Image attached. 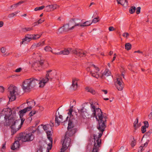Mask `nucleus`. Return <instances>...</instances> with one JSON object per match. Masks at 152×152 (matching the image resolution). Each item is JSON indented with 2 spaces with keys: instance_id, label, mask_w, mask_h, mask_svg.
<instances>
[{
  "instance_id": "49",
  "label": "nucleus",
  "mask_w": 152,
  "mask_h": 152,
  "mask_svg": "<svg viewBox=\"0 0 152 152\" xmlns=\"http://www.w3.org/2000/svg\"><path fill=\"white\" fill-rule=\"evenodd\" d=\"M21 121H20V124L18 125V126H19V127L21 126L24 123V122L25 120V119L24 118H21Z\"/></svg>"
},
{
  "instance_id": "27",
  "label": "nucleus",
  "mask_w": 152,
  "mask_h": 152,
  "mask_svg": "<svg viewBox=\"0 0 152 152\" xmlns=\"http://www.w3.org/2000/svg\"><path fill=\"white\" fill-rule=\"evenodd\" d=\"M92 23L90 20L84 22L82 23V25L81 26V27H85L90 26Z\"/></svg>"
},
{
  "instance_id": "43",
  "label": "nucleus",
  "mask_w": 152,
  "mask_h": 152,
  "mask_svg": "<svg viewBox=\"0 0 152 152\" xmlns=\"http://www.w3.org/2000/svg\"><path fill=\"white\" fill-rule=\"evenodd\" d=\"M99 18V17L98 16L96 18H94L91 22L94 23H96L99 21V20H98V19Z\"/></svg>"
},
{
  "instance_id": "11",
  "label": "nucleus",
  "mask_w": 152,
  "mask_h": 152,
  "mask_svg": "<svg viewBox=\"0 0 152 152\" xmlns=\"http://www.w3.org/2000/svg\"><path fill=\"white\" fill-rule=\"evenodd\" d=\"M115 85L118 90L121 91L123 89L124 86L121 77H119L117 78V81L115 83Z\"/></svg>"
},
{
  "instance_id": "48",
  "label": "nucleus",
  "mask_w": 152,
  "mask_h": 152,
  "mask_svg": "<svg viewBox=\"0 0 152 152\" xmlns=\"http://www.w3.org/2000/svg\"><path fill=\"white\" fill-rule=\"evenodd\" d=\"M144 124V126L145 127L147 128H148L149 126V124L148 123L147 121H145L143 122Z\"/></svg>"
},
{
  "instance_id": "20",
  "label": "nucleus",
  "mask_w": 152,
  "mask_h": 152,
  "mask_svg": "<svg viewBox=\"0 0 152 152\" xmlns=\"http://www.w3.org/2000/svg\"><path fill=\"white\" fill-rule=\"evenodd\" d=\"M77 80L76 78H74L72 80V84L71 88L74 90H75L77 88Z\"/></svg>"
},
{
  "instance_id": "9",
  "label": "nucleus",
  "mask_w": 152,
  "mask_h": 152,
  "mask_svg": "<svg viewBox=\"0 0 152 152\" xmlns=\"http://www.w3.org/2000/svg\"><path fill=\"white\" fill-rule=\"evenodd\" d=\"M47 74L45 78H48V81L49 80L52 81L56 75V72L55 70H50L46 71Z\"/></svg>"
},
{
  "instance_id": "3",
  "label": "nucleus",
  "mask_w": 152,
  "mask_h": 152,
  "mask_svg": "<svg viewBox=\"0 0 152 152\" xmlns=\"http://www.w3.org/2000/svg\"><path fill=\"white\" fill-rule=\"evenodd\" d=\"M15 114H13L12 115H10V117L8 118V122L7 123V125L8 126L10 125V128L11 129L12 134H15L17 131L21 128V126L18 127L17 129L16 128V126L19 125L20 123V119L15 120Z\"/></svg>"
},
{
  "instance_id": "54",
  "label": "nucleus",
  "mask_w": 152,
  "mask_h": 152,
  "mask_svg": "<svg viewBox=\"0 0 152 152\" xmlns=\"http://www.w3.org/2000/svg\"><path fill=\"white\" fill-rule=\"evenodd\" d=\"M25 2H26L25 1H20L18 3L16 4L15 5H17V6H18V5H19L21 4H23V3Z\"/></svg>"
},
{
  "instance_id": "46",
  "label": "nucleus",
  "mask_w": 152,
  "mask_h": 152,
  "mask_svg": "<svg viewBox=\"0 0 152 152\" xmlns=\"http://www.w3.org/2000/svg\"><path fill=\"white\" fill-rule=\"evenodd\" d=\"M146 128H147V127H145L144 126H142L141 127V132L142 133H145L146 131Z\"/></svg>"
},
{
  "instance_id": "8",
  "label": "nucleus",
  "mask_w": 152,
  "mask_h": 152,
  "mask_svg": "<svg viewBox=\"0 0 152 152\" xmlns=\"http://www.w3.org/2000/svg\"><path fill=\"white\" fill-rule=\"evenodd\" d=\"M29 79L25 80L22 83V88L25 91H29L32 89Z\"/></svg>"
},
{
  "instance_id": "29",
  "label": "nucleus",
  "mask_w": 152,
  "mask_h": 152,
  "mask_svg": "<svg viewBox=\"0 0 152 152\" xmlns=\"http://www.w3.org/2000/svg\"><path fill=\"white\" fill-rule=\"evenodd\" d=\"M7 119L5 118L3 113H0V123H2L4 121L6 120V121H7Z\"/></svg>"
},
{
  "instance_id": "64",
  "label": "nucleus",
  "mask_w": 152,
  "mask_h": 152,
  "mask_svg": "<svg viewBox=\"0 0 152 152\" xmlns=\"http://www.w3.org/2000/svg\"><path fill=\"white\" fill-rule=\"evenodd\" d=\"M148 117L150 119H152V112L148 115Z\"/></svg>"
},
{
  "instance_id": "36",
  "label": "nucleus",
  "mask_w": 152,
  "mask_h": 152,
  "mask_svg": "<svg viewBox=\"0 0 152 152\" xmlns=\"http://www.w3.org/2000/svg\"><path fill=\"white\" fill-rule=\"evenodd\" d=\"M45 44V41H43L42 42H40L38 43L35 44L34 46L36 47H38L40 46H42L44 45Z\"/></svg>"
},
{
  "instance_id": "62",
  "label": "nucleus",
  "mask_w": 152,
  "mask_h": 152,
  "mask_svg": "<svg viewBox=\"0 0 152 152\" xmlns=\"http://www.w3.org/2000/svg\"><path fill=\"white\" fill-rule=\"evenodd\" d=\"M52 142H50V143H49V144H48V146L50 148H48V150H50L51 148H52Z\"/></svg>"
},
{
  "instance_id": "25",
  "label": "nucleus",
  "mask_w": 152,
  "mask_h": 152,
  "mask_svg": "<svg viewBox=\"0 0 152 152\" xmlns=\"http://www.w3.org/2000/svg\"><path fill=\"white\" fill-rule=\"evenodd\" d=\"M84 107H83L80 110H78V113H80V115L82 116L83 118H85L86 117V115H84Z\"/></svg>"
},
{
  "instance_id": "21",
  "label": "nucleus",
  "mask_w": 152,
  "mask_h": 152,
  "mask_svg": "<svg viewBox=\"0 0 152 152\" xmlns=\"http://www.w3.org/2000/svg\"><path fill=\"white\" fill-rule=\"evenodd\" d=\"M118 4H120L123 6L126 7L128 5L127 0H117Z\"/></svg>"
},
{
  "instance_id": "6",
  "label": "nucleus",
  "mask_w": 152,
  "mask_h": 152,
  "mask_svg": "<svg viewBox=\"0 0 152 152\" xmlns=\"http://www.w3.org/2000/svg\"><path fill=\"white\" fill-rule=\"evenodd\" d=\"M34 138V136L31 133L21 132L20 133L18 137V140H21L22 142H26L32 141Z\"/></svg>"
},
{
  "instance_id": "30",
  "label": "nucleus",
  "mask_w": 152,
  "mask_h": 152,
  "mask_svg": "<svg viewBox=\"0 0 152 152\" xmlns=\"http://www.w3.org/2000/svg\"><path fill=\"white\" fill-rule=\"evenodd\" d=\"M86 89L87 91L88 92H90L93 94H95V90L91 88L87 87L86 88Z\"/></svg>"
},
{
  "instance_id": "24",
  "label": "nucleus",
  "mask_w": 152,
  "mask_h": 152,
  "mask_svg": "<svg viewBox=\"0 0 152 152\" xmlns=\"http://www.w3.org/2000/svg\"><path fill=\"white\" fill-rule=\"evenodd\" d=\"M40 63V64L42 65V68L43 67V68H46L48 67L49 66V64L46 61L41 60Z\"/></svg>"
},
{
  "instance_id": "34",
  "label": "nucleus",
  "mask_w": 152,
  "mask_h": 152,
  "mask_svg": "<svg viewBox=\"0 0 152 152\" xmlns=\"http://www.w3.org/2000/svg\"><path fill=\"white\" fill-rule=\"evenodd\" d=\"M97 72H96L95 73H93L92 71H90V74L92 76L97 78L99 77V75L97 74Z\"/></svg>"
},
{
  "instance_id": "33",
  "label": "nucleus",
  "mask_w": 152,
  "mask_h": 152,
  "mask_svg": "<svg viewBox=\"0 0 152 152\" xmlns=\"http://www.w3.org/2000/svg\"><path fill=\"white\" fill-rule=\"evenodd\" d=\"M132 47V45L129 43H126L125 45V48L127 50L131 49Z\"/></svg>"
},
{
  "instance_id": "17",
  "label": "nucleus",
  "mask_w": 152,
  "mask_h": 152,
  "mask_svg": "<svg viewBox=\"0 0 152 152\" xmlns=\"http://www.w3.org/2000/svg\"><path fill=\"white\" fill-rule=\"evenodd\" d=\"M62 29L61 31H59L60 33H62L63 31H68L72 30L73 29H71V27H69V24H66L64 25L63 26L59 28V31Z\"/></svg>"
},
{
  "instance_id": "2",
  "label": "nucleus",
  "mask_w": 152,
  "mask_h": 152,
  "mask_svg": "<svg viewBox=\"0 0 152 152\" xmlns=\"http://www.w3.org/2000/svg\"><path fill=\"white\" fill-rule=\"evenodd\" d=\"M106 124L104 122L99 123L97 126V129L101 133L99 134L97 139L96 140V141L95 140L94 141V146L92 152H98L99 150V148L101 143V140L100 138L102 136L104 129L106 127Z\"/></svg>"
},
{
  "instance_id": "4",
  "label": "nucleus",
  "mask_w": 152,
  "mask_h": 152,
  "mask_svg": "<svg viewBox=\"0 0 152 152\" xmlns=\"http://www.w3.org/2000/svg\"><path fill=\"white\" fill-rule=\"evenodd\" d=\"M69 51L72 52L76 56L81 57H85L86 56V53L83 52L82 50L78 49H72L71 48H69L67 49H65L64 50H62L59 52L55 53V55H68L69 53Z\"/></svg>"
},
{
  "instance_id": "10",
  "label": "nucleus",
  "mask_w": 152,
  "mask_h": 152,
  "mask_svg": "<svg viewBox=\"0 0 152 152\" xmlns=\"http://www.w3.org/2000/svg\"><path fill=\"white\" fill-rule=\"evenodd\" d=\"M64 139L63 140L62 143V148L64 150H65L67 148L70 146L71 143V139L69 137H67L66 135L64 137Z\"/></svg>"
},
{
  "instance_id": "55",
  "label": "nucleus",
  "mask_w": 152,
  "mask_h": 152,
  "mask_svg": "<svg viewBox=\"0 0 152 152\" xmlns=\"http://www.w3.org/2000/svg\"><path fill=\"white\" fill-rule=\"evenodd\" d=\"M43 147L42 146L40 145L39 147V149L37 151V152H43L42 151V149Z\"/></svg>"
},
{
  "instance_id": "51",
  "label": "nucleus",
  "mask_w": 152,
  "mask_h": 152,
  "mask_svg": "<svg viewBox=\"0 0 152 152\" xmlns=\"http://www.w3.org/2000/svg\"><path fill=\"white\" fill-rule=\"evenodd\" d=\"M32 29V28H22L23 30L24 31H25L24 30H26V31H29L31 30Z\"/></svg>"
},
{
  "instance_id": "1",
  "label": "nucleus",
  "mask_w": 152,
  "mask_h": 152,
  "mask_svg": "<svg viewBox=\"0 0 152 152\" xmlns=\"http://www.w3.org/2000/svg\"><path fill=\"white\" fill-rule=\"evenodd\" d=\"M89 104H91V107L93 112L92 115L94 117H95L97 121L98 124L100 123H106L107 119V116L102 114L101 109L99 108H96L95 106L93 104V103Z\"/></svg>"
},
{
  "instance_id": "7",
  "label": "nucleus",
  "mask_w": 152,
  "mask_h": 152,
  "mask_svg": "<svg viewBox=\"0 0 152 152\" xmlns=\"http://www.w3.org/2000/svg\"><path fill=\"white\" fill-rule=\"evenodd\" d=\"M74 121L72 120V119H70L69 120V122L68 124V126L67 127L68 131L66 133L65 135L68 136L69 137H72L73 135L74 134L75 132V130L73 129L74 126Z\"/></svg>"
},
{
  "instance_id": "13",
  "label": "nucleus",
  "mask_w": 152,
  "mask_h": 152,
  "mask_svg": "<svg viewBox=\"0 0 152 152\" xmlns=\"http://www.w3.org/2000/svg\"><path fill=\"white\" fill-rule=\"evenodd\" d=\"M12 110L11 108L8 107L6 108H4L1 112V113H3L4 116L7 119L8 118L10 115H12Z\"/></svg>"
},
{
  "instance_id": "63",
  "label": "nucleus",
  "mask_w": 152,
  "mask_h": 152,
  "mask_svg": "<svg viewBox=\"0 0 152 152\" xmlns=\"http://www.w3.org/2000/svg\"><path fill=\"white\" fill-rule=\"evenodd\" d=\"M139 149L138 150V152H142L143 150H144V149H143V147L142 146H140L139 148Z\"/></svg>"
},
{
  "instance_id": "44",
  "label": "nucleus",
  "mask_w": 152,
  "mask_h": 152,
  "mask_svg": "<svg viewBox=\"0 0 152 152\" xmlns=\"http://www.w3.org/2000/svg\"><path fill=\"white\" fill-rule=\"evenodd\" d=\"M36 111H31L29 113V115L31 117L36 114Z\"/></svg>"
},
{
  "instance_id": "61",
  "label": "nucleus",
  "mask_w": 152,
  "mask_h": 152,
  "mask_svg": "<svg viewBox=\"0 0 152 152\" xmlns=\"http://www.w3.org/2000/svg\"><path fill=\"white\" fill-rule=\"evenodd\" d=\"M52 9L53 10L57 8V7H58L56 4L52 5Z\"/></svg>"
},
{
  "instance_id": "5",
  "label": "nucleus",
  "mask_w": 152,
  "mask_h": 152,
  "mask_svg": "<svg viewBox=\"0 0 152 152\" xmlns=\"http://www.w3.org/2000/svg\"><path fill=\"white\" fill-rule=\"evenodd\" d=\"M8 92L9 93L8 96L9 101L12 102L15 100L16 99V96L19 95L17 88L11 85L8 87Z\"/></svg>"
},
{
  "instance_id": "45",
  "label": "nucleus",
  "mask_w": 152,
  "mask_h": 152,
  "mask_svg": "<svg viewBox=\"0 0 152 152\" xmlns=\"http://www.w3.org/2000/svg\"><path fill=\"white\" fill-rule=\"evenodd\" d=\"M152 133V129L149 130L145 134V135L149 136Z\"/></svg>"
},
{
  "instance_id": "40",
  "label": "nucleus",
  "mask_w": 152,
  "mask_h": 152,
  "mask_svg": "<svg viewBox=\"0 0 152 152\" xmlns=\"http://www.w3.org/2000/svg\"><path fill=\"white\" fill-rule=\"evenodd\" d=\"M45 7V6H42L37 7L35 8L34 9V10L35 11H37L38 10H40L43 9Z\"/></svg>"
},
{
  "instance_id": "16",
  "label": "nucleus",
  "mask_w": 152,
  "mask_h": 152,
  "mask_svg": "<svg viewBox=\"0 0 152 152\" xmlns=\"http://www.w3.org/2000/svg\"><path fill=\"white\" fill-rule=\"evenodd\" d=\"M32 107L31 106H29L28 107H27L26 108H24L23 110H20L19 111V115L20 118H22L24 115V113H25L26 112L30 111L32 108Z\"/></svg>"
},
{
  "instance_id": "60",
  "label": "nucleus",
  "mask_w": 152,
  "mask_h": 152,
  "mask_svg": "<svg viewBox=\"0 0 152 152\" xmlns=\"http://www.w3.org/2000/svg\"><path fill=\"white\" fill-rule=\"evenodd\" d=\"M149 141L148 140L144 144L143 146H142V147H143V148L144 147H146L147 146Z\"/></svg>"
},
{
  "instance_id": "37",
  "label": "nucleus",
  "mask_w": 152,
  "mask_h": 152,
  "mask_svg": "<svg viewBox=\"0 0 152 152\" xmlns=\"http://www.w3.org/2000/svg\"><path fill=\"white\" fill-rule=\"evenodd\" d=\"M55 122L57 123V125L59 126L61 122V120H58V116L56 115H55Z\"/></svg>"
},
{
  "instance_id": "26",
  "label": "nucleus",
  "mask_w": 152,
  "mask_h": 152,
  "mask_svg": "<svg viewBox=\"0 0 152 152\" xmlns=\"http://www.w3.org/2000/svg\"><path fill=\"white\" fill-rule=\"evenodd\" d=\"M72 108L73 106H72V107H70V109L69 110V111L68 113V114H69V115H70V117L69 120H70V119H72L73 121H74V120L75 121V119L73 118H72L71 117V116H72V112L73 110Z\"/></svg>"
},
{
  "instance_id": "53",
  "label": "nucleus",
  "mask_w": 152,
  "mask_h": 152,
  "mask_svg": "<svg viewBox=\"0 0 152 152\" xmlns=\"http://www.w3.org/2000/svg\"><path fill=\"white\" fill-rule=\"evenodd\" d=\"M22 70V68H21L20 67L16 69L15 70V72H21Z\"/></svg>"
},
{
  "instance_id": "42",
  "label": "nucleus",
  "mask_w": 152,
  "mask_h": 152,
  "mask_svg": "<svg viewBox=\"0 0 152 152\" xmlns=\"http://www.w3.org/2000/svg\"><path fill=\"white\" fill-rule=\"evenodd\" d=\"M133 137V140H132L131 142V145L132 147H134L135 145V144H136V141L135 140L134 137Z\"/></svg>"
},
{
  "instance_id": "38",
  "label": "nucleus",
  "mask_w": 152,
  "mask_h": 152,
  "mask_svg": "<svg viewBox=\"0 0 152 152\" xmlns=\"http://www.w3.org/2000/svg\"><path fill=\"white\" fill-rule=\"evenodd\" d=\"M46 51H51L52 50V48L50 46H47L44 49Z\"/></svg>"
},
{
  "instance_id": "50",
  "label": "nucleus",
  "mask_w": 152,
  "mask_h": 152,
  "mask_svg": "<svg viewBox=\"0 0 152 152\" xmlns=\"http://www.w3.org/2000/svg\"><path fill=\"white\" fill-rule=\"evenodd\" d=\"M141 7H139L137 8L136 11V13L137 14H139L140 12Z\"/></svg>"
},
{
  "instance_id": "58",
  "label": "nucleus",
  "mask_w": 152,
  "mask_h": 152,
  "mask_svg": "<svg viewBox=\"0 0 152 152\" xmlns=\"http://www.w3.org/2000/svg\"><path fill=\"white\" fill-rule=\"evenodd\" d=\"M6 49L4 47H2L1 49V52L2 53H4L6 52Z\"/></svg>"
},
{
  "instance_id": "22",
  "label": "nucleus",
  "mask_w": 152,
  "mask_h": 152,
  "mask_svg": "<svg viewBox=\"0 0 152 152\" xmlns=\"http://www.w3.org/2000/svg\"><path fill=\"white\" fill-rule=\"evenodd\" d=\"M39 87H43L45 85V83L48 81V78H43L41 80H39Z\"/></svg>"
},
{
  "instance_id": "32",
  "label": "nucleus",
  "mask_w": 152,
  "mask_h": 152,
  "mask_svg": "<svg viewBox=\"0 0 152 152\" xmlns=\"http://www.w3.org/2000/svg\"><path fill=\"white\" fill-rule=\"evenodd\" d=\"M136 8V7L134 6H132L130 8L129 12L130 14H133L135 11Z\"/></svg>"
},
{
  "instance_id": "28",
  "label": "nucleus",
  "mask_w": 152,
  "mask_h": 152,
  "mask_svg": "<svg viewBox=\"0 0 152 152\" xmlns=\"http://www.w3.org/2000/svg\"><path fill=\"white\" fill-rule=\"evenodd\" d=\"M52 5H50L47 6L45 9V10L46 12L53 11Z\"/></svg>"
},
{
  "instance_id": "19",
  "label": "nucleus",
  "mask_w": 152,
  "mask_h": 152,
  "mask_svg": "<svg viewBox=\"0 0 152 152\" xmlns=\"http://www.w3.org/2000/svg\"><path fill=\"white\" fill-rule=\"evenodd\" d=\"M29 35H28V36H26L25 38L22 39V41L20 42L21 45L27 43L26 42H29L32 39V37L29 36Z\"/></svg>"
},
{
  "instance_id": "59",
  "label": "nucleus",
  "mask_w": 152,
  "mask_h": 152,
  "mask_svg": "<svg viewBox=\"0 0 152 152\" xmlns=\"http://www.w3.org/2000/svg\"><path fill=\"white\" fill-rule=\"evenodd\" d=\"M110 31H112L115 30V29L113 26H110L108 28Z\"/></svg>"
},
{
  "instance_id": "52",
  "label": "nucleus",
  "mask_w": 152,
  "mask_h": 152,
  "mask_svg": "<svg viewBox=\"0 0 152 152\" xmlns=\"http://www.w3.org/2000/svg\"><path fill=\"white\" fill-rule=\"evenodd\" d=\"M129 34L127 32H125L123 34V36L126 38H127L129 36Z\"/></svg>"
},
{
  "instance_id": "31",
  "label": "nucleus",
  "mask_w": 152,
  "mask_h": 152,
  "mask_svg": "<svg viewBox=\"0 0 152 152\" xmlns=\"http://www.w3.org/2000/svg\"><path fill=\"white\" fill-rule=\"evenodd\" d=\"M110 71L107 70H106L103 73L102 75L101 76V77L102 78L104 75L108 76L110 75Z\"/></svg>"
},
{
  "instance_id": "15",
  "label": "nucleus",
  "mask_w": 152,
  "mask_h": 152,
  "mask_svg": "<svg viewBox=\"0 0 152 152\" xmlns=\"http://www.w3.org/2000/svg\"><path fill=\"white\" fill-rule=\"evenodd\" d=\"M30 81V85L31 86V88H32L36 86L38 84H39V80L33 78H31L29 79Z\"/></svg>"
},
{
  "instance_id": "41",
  "label": "nucleus",
  "mask_w": 152,
  "mask_h": 152,
  "mask_svg": "<svg viewBox=\"0 0 152 152\" xmlns=\"http://www.w3.org/2000/svg\"><path fill=\"white\" fill-rule=\"evenodd\" d=\"M27 103L28 104V106L30 105L31 106V104H34V106L35 104V102H34L33 100H32L31 101L27 102Z\"/></svg>"
},
{
  "instance_id": "56",
  "label": "nucleus",
  "mask_w": 152,
  "mask_h": 152,
  "mask_svg": "<svg viewBox=\"0 0 152 152\" xmlns=\"http://www.w3.org/2000/svg\"><path fill=\"white\" fill-rule=\"evenodd\" d=\"M44 21V20H42V19H40L37 22H36V23H37L38 24L41 23L43 22Z\"/></svg>"
},
{
  "instance_id": "23",
  "label": "nucleus",
  "mask_w": 152,
  "mask_h": 152,
  "mask_svg": "<svg viewBox=\"0 0 152 152\" xmlns=\"http://www.w3.org/2000/svg\"><path fill=\"white\" fill-rule=\"evenodd\" d=\"M20 145L19 141H15L13 143L11 147V149L13 150H15L18 148H19Z\"/></svg>"
},
{
  "instance_id": "14",
  "label": "nucleus",
  "mask_w": 152,
  "mask_h": 152,
  "mask_svg": "<svg viewBox=\"0 0 152 152\" xmlns=\"http://www.w3.org/2000/svg\"><path fill=\"white\" fill-rule=\"evenodd\" d=\"M70 21L73 22L75 23L74 26L71 27V29H74L75 27L76 26H80L82 25V24L81 23V21L80 19L77 18H72Z\"/></svg>"
},
{
  "instance_id": "12",
  "label": "nucleus",
  "mask_w": 152,
  "mask_h": 152,
  "mask_svg": "<svg viewBox=\"0 0 152 152\" xmlns=\"http://www.w3.org/2000/svg\"><path fill=\"white\" fill-rule=\"evenodd\" d=\"M53 126L54 122H52L51 121L50 124L44 125L43 126V128L44 130L46 131L47 134L50 135V134H51L52 127Z\"/></svg>"
},
{
  "instance_id": "57",
  "label": "nucleus",
  "mask_w": 152,
  "mask_h": 152,
  "mask_svg": "<svg viewBox=\"0 0 152 152\" xmlns=\"http://www.w3.org/2000/svg\"><path fill=\"white\" fill-rule=\"evenodd\" d=\"M4 88L2 86H0V93H3L4 91Z\"/></svg>"
},
{
  "instance_id": "35",
  "label": "nucleus",
  "mask_w": 152,
  "mask_h": 152,
  "mask_svg": "<svg viewBox=\"0 0 152 152\" xmlns=\"http://www.w3.org/2000/svg\"><path fill=\"white\" fill-rule=\"evenodd\" d=\"M42 34H37L36 35H29L30 36H32V39H36L40 38L42 35Z\"/></svg>"
},
{
  "instance_id": "18",
  "label": "nucleus",
  "mask_w": 152,
  "mask_h": 152,
  "mask_svg": "<svg viewBox=\"0 0 152 152\" xmlns=\"http://www.w3.org/2000/svg\"><path fill=\"white\" fill-rule=\"evenodd\" d=\"M40 61L34 62L32 64V66L34 67L36 70H39L42 68V65L40 64Z\"/></svg>"
},
{
  "instance_id": "47",
  "label": "nucleus",
  "mask_w": 152,
  "mask_h": 152,
  "mask_svg": "<svg viewBox=\"0 0 152 152\" xmlns=\"http://www.w3.org/2000/svg\"><path fill=\"white\" fill-rule=\"evenodd\" d=\"M51 134H50V135H48V134H47V137L48 140H49L50 142H53V139L50 136L51 135Z\"/></svg>"
},
{
  "instance_id": "39",
  "label": "nucleus",
  "mask_w": 152,
  "mask_h": 152,
  "mask_svg": "<svg viewBox=\"0 0 152 152\" xmlns=\"http://www.w3.org/2000/svg\"><path fill=\"white\" fill-rule=\"evenodd\" d=\"M18 12V11L15 12V13H12L9 14L8 15V17L10 18H11L14 16L15 15L17 14Z\"/></svg>"
}]
</instances>
